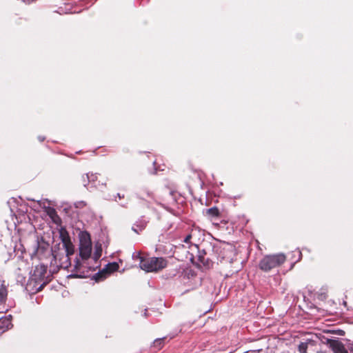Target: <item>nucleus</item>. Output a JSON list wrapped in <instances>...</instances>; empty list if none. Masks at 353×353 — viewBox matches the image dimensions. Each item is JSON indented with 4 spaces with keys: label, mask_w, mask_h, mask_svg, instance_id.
<instances>
[{
    "label": "nucleus",
    "mask_w": 353,
    "mask_h": 353,
    "mask_svg": "<svg viewBox=\"0 0 353 353\" xmlns=\"http://www.w3.org/2000/svg\"><path fill=\"white\" fill-rule=\"evenodd\" d=\"M83 181H85V176H83Z\"/></svg>",
    "instance_id": "nucleus-29"
},
{
    "label": "nucleus",
    "mask_w": 353,
    "mask_h": 353,
    "mask_svg": "<svg viewBox=\"0 0 353 353\" xmlns=\"http://www.w3.org/2000/svg\"><path fill=\"white\" fill-rule=\"evenodd\" d=\"M191 239H192V234H188V235L185 237V239H184V240H183V242H184V243H190V240H191Z\"/></svg>",
    "instance_id": "nucleus-18"
},
{
    "label": "nucleus",
    "mask_w": 353,
    "mask_h": 353,
    "mask_svg": "<svg viewBox=\"0 0 353 353\" xmlns=\"http://www.w3.org/2000/svg\"><path fill=\"white\" fill-rule=\"evenodd\" d=\"M61 251V243H57L54 245L52 248H50V253L51 256L54 255L57 252H60Z\"/></svg>",
    "instance_id": "nucleus-14"
},
{
    "label": "nucleus",
    "mask_w": 353,
    "mask_h": 353,
    "mask_svg": "<svg viewBox=\"0 0 353 353\" xmlns=\"http://www.w3.org/2000/svg\"><path fill=\"white\" fill-rule=\"evenodd\" d=\"M343 305H345V307H346L347 309H349L350 307L347 305V301H343Z\"/></svg>",
    "instance_id": "nucleus-20"
},
{
    "label": "nucleus",
    "mask_w": 353,
    "mask_h": 353,
    "mask_svg": "<svg viewBox=\"0 0 353 353\" xmlns=\"http://www.w3.org/2000/svg\"><path fill=\"white\" fill-rule=\"evenodd\" d=\"M148 221L145 219H141L137 221V228H134V232L139 233V232L144 230L147 225Z\"/></svg>",
    "instance_id": "nucleus-12"
},
{
    "label": "nucleus",
    "mask_w": 353,
    "mask_h": 353,
    "mask_svg": "<svg viewBox=\"0 0 353 353\" xmlns=\"http://www.w3.org/2000/svg\"><path fill=\"white\" fill-rule=\"evenodd\" d=\"M307 343L301 342L298 346V350L300 353H307Z\"/></svg>",
    "instance_id": "nucleus-16"
},
{
    "label": "nucleus",
    "mask_w": 353,
    "mask_h": 353,
    "mask_svg": "<svg viewBox=\"0 0 353 353\" xmlns=\"http://www.w3.org/2000/svg\"><path fill=\"white\" fill-rule=\"evenodd\" d=\"M5 321H6L8 324H10V321H9V320H8V319H5V320H3V322H2V323H3ZM8 325H6V328H7V329H8Z\"/></svg>",
    "instance_id": "nucleus-19"
},
{
    "label": "nucleus",
    "mask_w": 353,
    "mask_h": 353,
    "mask_svg": "<svg viewBox=\"0 0 353 353\" xmlns=\"http://www.w3.org/2000/svg\"><path fill=\"white\" fill-rule=\"evenodd\" d=\"M85 178L88 180V183L94 182L97 179V174L88 173L85 175Z\"/></svg>",
    "instance_id": "nucleus-17"
},
{
    "label": "nucleus",
    "mask_w": 353,
    "mask_h": 353,
    "mask_svg": "<svg viewBox=\"0 0 353 353\" xmlns=\"http://www.w3.org/2000/svg\"><path fill=\"white\" fill-rule=\"evenodd\" d=\"M48 267L42 263L35 266L33 273L31 275L32 279L35 281V282H43L40 288L48 283Z\"/></svg>",
    "instance_id": "nucleus-5"
},
{
    "label": "nucleus",
    "mask_w": 353,
    "mask_h": 353,
    "mask_svg": "<svg viewBox=\"0 0 353 353\" xmlns=\"http://www.w3.org/2000/svg\"><path fill=\"white\" fill-rule=\"evenodd\" d=\"M38 139H39V140L40 141H44V139H45V138H44V137H38Z\"/></svg>",
    "instance_id": "nucleus-21"
},
{
    "label": "nucleus",
    "mask_w": 353,
    "mask_h": 353,
    "mask_svg": "<svg viewBox=\"0 0 353 353\" xmlns=\"http://www.w3.org/2000/svg\"><path fill=\"white\" fill-rule=\"evenodd\" d=\"M87 184H88V183H85L83 185H84V186H85V187H86V186H87Z\"/></svg>",
    "instance_id": "nucleus-27"
},
{
    "label": "nucleus",
    "mask_w": 353,
    "mask_h": 353,
    "mask_svg": "<svg viewBox=\"0 0 353 353\" xmlns=\"http://www.w3.org/2000/svg\"><path fill=\"white\" fill-rule=\"evenodd\" d=\"M163 340L164 338L156 339L153 343V346L158 350H161L163 346Z\"/></svg>",
    "instance_id": "nucleus-15"
},
{
    "label": "nucleus",
    "mask_w": 353,
    "mask_h": 353,
    "mask_svg": "<svg viewBox=\"0 0 353 353\" xmlns=\"http://www.w3.org/2000/svg\"><path fill=\"white\" fill-rule=\"evenodd\" d=\"M34 254L40 260L50 257L51 253L49 243L43 240L38 241Z\"/></svg>",
    "instance_id": "nucleus-6"
},
{
    "label": "nucleus",
    "mask_w": 353,
    "mask_h": 353,
    "mask_svg": "<svg viewBox=\"0 0 353 353\" xmlns=\"http://www.w3.org/2000/svg\"><path fill=\"white\" fill-rule=\"evenodd\" d=\"M327 345L334 353H348L344 344L339 339H327Z\"/></svg>",
    "instance_id": "nucleus-9"
},
{
    "label": "nucleus",
    "mask_w": 353,
    "mask_h": 353,
    "mask_svg": "<svg viewBox=\"0 0 353 353\" xmlns=\"http://www.w3.org/2000/svg\"><path fill=\"white\" fill-rule=\"evenodd\" d=\"M230 251L231 253L233 252V250L232 249H230Z\"/></svg>",
    "instance_id": "nucleus-26"
},
{
    "label": "nucleus",
    "mask_w": 353,
    "mask_h": 353,
    "mask_svg": "<svg viewBox=\"0 0 353 353\" xmlns=\"http://www.w3.org/2000/svg\"><path fill=\"white\" fill-rule=\"evenodd\" d=\"M74 252V248L61 247V251L52 255V261L54 264L59 268L66 269L70 266L71 262L70 256Z\"/></svg>",
    "instance_id": "nucleus-4"
},
{
    "label": "nucleus",
    "mask_w": 353,
    "mask_h": 353,
    "mask_svg": "<svg viewBox=\"0 0 353 353\" xmlns=\"http://www.w3.org/2000/svg\"><path fill=\"white\" fill-rule=\"evenodd\" d=\"M167 265V261L163 258L147 257L141 252L134 253V266H139L146 272H157Z\"/></svg>",
    "instance_id": "nucleus-2"
},
{
    "label": "nucleus",
    "mask_w": 353,
    "mask_h": 353,
    "mask_svg": "<svg viewBox=\"0 0 353 353\" xmlns=\"http://www.w3.org/2000/svg\"><path fill=\"white\" fill-rule=\"evenodd\" d=\"M102 248L101 245H96L95 251L93 256L89 259L88 264L86 265L85 270L94 271L99 267L98 260L101 256Z\"/></svg>",
    "instance_id": "nucleus-8"
},
{
    "label": "nucleus",
    "mask_w": 353,
    "mask_h": 353,
    "mask_svg": "<svg viewBox=\"0 0 353 353\" xmlns=\"http://www.w3.org/2000/svg\"><path fill=\"white\" fill-rule=\"evenodd\" d=\"M350 353H353V348L352 349H350Z\"/></svg>",
    "instance_id": "nucleus-25"
},
{
    "label": "nucleus",
    "mask_w": 353,
    "mask_h": 353,
    "mask_svg": "<svg viewBox=\"0 0 353 353\" xmlns=\"http://www.w3.org/2000/svg\"><path fill=\"white\" fill-rule=\"evenodd\" d=\"M8 290L4 285L0 286V304L4 303L7 299Z\"/></svg>",
    "instance_id": "nucleus-13"
},
{
    "label": "nucleus",
    "mask_w": 353,
    "mask_h": 353,
    "mask_svg": "<svg viewBox=\"0 0 353 353\" xmlns=\"http://www.w3.org/2000/svg\"><path fill=\"white\" fill-rule=\"evenodd\" d=\"M143 316H144L145 317H146V316H147V309H145V310H144V314H143Z\"/></svg>",
    "instance_id": "nucleus-23"
},
{
    "label": "nucleus",
    "mask_w": 353,
    "mask_h": 353,
    "mask_svg": "<svg viewBox=\"0 0 353 353\" xmlns=\"http://www.w3.org/2000/svg\"><path fill=\"white\" fill-rule=\"evenodd\" d=\"M118 269V263L115 262L108 263L102 270L99 271L93 276V279L97 282L102 281L107 276L108 274L117 271Z\"/></svg>",
    "instance_id": "nucleus-7"
},
{
    "label": "nucleus",
    "mask_w": 353,
    "mask_h": 353,
    "mask_svg": "<svg viewBox=\"0 0 353 353\" xmlns=\"http://www.w3.org/2000/svg\"><path fill=\"white\" fill-rule=\"evenodd\" d=\"M117 196H118L119 199H121V194H119V193L117 194Z\"/></svg>",
    "instance_id": "nucleus-24"
},
{
    "label": "nucleus",
    "mask_w": 353,
    "mask_h": 353,
    "mask_svg": "<svg viewBox=\"0 0 353 353\" xmlns=\"http://www.w3.org/2000/svg\"><path fill=\"white\" fill-rule=\"evenodd\" d=\"M205 214L211 219L219 218L221 216L219 210L216 207H213V208L207 209L205 210Z\"/></svg>",
    "instance_id": "nucleus-11"
},
{
    "label": "nucleus",
    "mask_w": 353,
    "mask_h": 353,
    "mask_svg": "<svg viewBox=\"0 0 353 353\" xmlns=\"http://www.w3.org/2000/svg\"><path fill=\"white\" fill-rule=\"evenodd\" d=\"M59 238L61 241V247L74 248L72 243L71 242L70 237L65 230L61 229L59 231Z\"/></svg>",
    "instance_id": "nucleus-10"
},
{
    "label": "nucleus",
    "mask_w": 353,
    "mask_h": 353,
    "mask_svg": "<svg viewBox=\"0 0 353 353\" xmlns=\"http://www.w3.org/2000/svg\"><path fill=\"white\" fill-rule=\"evenodd\" d=\"M286 261V256L283 253L268 254L259 261V268L263 272H270L282 265Z\"/></svg>",
    "instance_id": "nucleus-3"
},
{
    "label": "nucleus",
    "mask_w": 353,
    "mask_h": 353,
    "mask_svg": "<svg viewBox=\"0 0 353 353\" xmlns=\"http://www.w3.org/2000/svg\"><path fill=\"white\" fill-rule=\"evenodd\" d=\"M79 256L81 259H77L74 264V270L77 274H72L70 276L74 278H85L88 276V270H85L86 265L90 259L92 254V242L90 234L81 232L79 236Z\"/></svg>",
    "instance_id": "nucleus-1"
},
{
    "label": "nucleus",
    "mask_w": 353,
    "mask_h": 353,
    "mask_svg": "<svg viewBox=\"0 0 353 353\" xmlns=\"http://www.w3.org/2000/svg\"><path fill=\"white\" fill-rule=\"evenodd\" d=\"M83 181H85V176H83Z\"/></svg>",
    "instance_id": "nucleus-28"
},
{
    "label": "nucleus",
    "mask_w": 353,
    "mask_h": 353,
    "mask_svg": "<svg viewBox=\"0 0 353 353\" xmlns=\"http://www.w3.org/2000/svg\"><path fill=\"white\" fill-rule=\"evenodd\" d=\"M79 206H83V205H85V203L83 201H81V202H79Z\"/></svg>",
    "instance_id": "nucleus-22"
}]
</instances>
